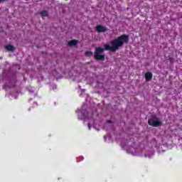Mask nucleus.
Returning a JSON list of instances; mask_svg holds the SVG:
<instances>
[{"mask_svg": "<svg viewBox=\"0 0 182 182\" xmlns=\"http://www.w3.org/2000/svg\"><path fill=\"white\" fill-rule=\"evenodd\" d=\"M107 123H112V120H107Z\"/></svg>", "mask_w": 182, "mask_h": 182, "instance_id": "9d476101", "label": "nucleus"}, {"mask_svg": "<svg viewBox=\"0 0 182 182\" xmlns=\"http://www.w3.org/2000/svg\"><path fill=\"white\" fill-rule=\"evenodd\" d=\"M6 50H9V52H14L15 50V47L14 46L9 44L6 46Z\"/></svg>", "mask_w": 182, "mask_h": 182, "instance_id": "423d86ee", "label": "nucleus"}, {"mask_svg": "<svg viewBox=\"0 0 182 182\" xmlns=\"http://www.w3.org/2000/svg\"><path fill=\"white\" fill-rule=\"evenodd\" d=\"M85 56H88V57L93 56V52H92V51H86L85 52Z\"/></svg>", "mask_w": 182, "mask_h": 182, "instance_id": "6e6552de", "label": "nucleus"}, {"mask_svg": "<svg viewBox=\"0 0 182 182\" xmlns=\"http://www.w3.org/2000/svg\"><path fill=\"white\" fill-rule=\"evenodd\" d=\"M169 62L170 63H174V60L171 58H169Z\"/></svg>", "mask_w": 182, "mask_h": 182, "instance_id": "1a4fd4ad", "label": "nucleus"}, {"mask_svg": "<svg viewBox=\"0 0 182 182\" xmlns=\"http://www.w3.org/2000/svg\"><path fill=\"white\" fill-rule=\"evenodd\" d=\"M129 39L130 36L123 34L111 41L112 46H110L109 44H105L104 45L105 48L101 47H96L94 53L95 59L103 62L105 59H106V55H102V53H105V50L116 52V50H119V48H122L124 43H129Z\"/></svg>", "mask_w": 182, "mask_h": 182, "instance_id": "f257e3e1", "label": "nucleus"}, {"mask_svg": "<svg viewBox=\"0 0 182 182\" xmlns=\"http://www.w3.org/2000/svg\"><path fill=\"white\" fill-rule=\"evenodd\" d=\"M95 30L98 32V33H105V32H107V28L106 26H103L102 25L97 26Z\"/></svg>", "mask_w": 182, "mask_h": 182, "instance_id": "7ed1b4c3", "label": "nucleus"}, {"mask_svg": "<svg viewBox=\"0 0 182 182\" xmlns=\"http://www.w3.org/2000/svg\"><path fill=\"white\" fill-rule=\"evenodd\" d=\"M0 2H5V0H0Z\"/></svg>", "mask_w": 182, "mask_h": 182, "instance_id": "f8f14e48", "label": "nucleus"}, {"mask_svg": "<svg viewBox=\"0 0 182 182\" xmlns=\"http://www.w3.org/2000/svg\"><path fill=\"white\" fill-rule=\"evenodd\" d=\"M148 124L149 126H152V127H160L161 126L163 125V122L159 120L154 121V117H151L148 120Z\"/></svg>", "mask_w": 182, "mask_h": 182, "instance_id": "f03ea898", "label": "nucleus"}, {"mask_svg": "<svg viewBox=\"0 0 182 182\" xmlns=\"http://www.w3.org/2000/svg\"><path fill=\"white\" fill-rule=\"evenodd\" d=\"M145 79L146 82H150L153 79V73L151 72H147L145 73Z\"/></svg>", "mask_w": 182, "mask_h": 182, "instance_id": "20e7f679", "label": "nucleus"}, {"mask_svg": "<svg viewBox=\"0 0 182 182\" xmlns=\"http://www.w3.org/2000/svg\"><path fill=\"white\" fill-rule=\"evenodd\" d=\"M77 40H71L70 41H68V46H76L77 45Z\"/></svg>", "mask_w": 182, "mask_h": 182, "instance_id": "0eeeda50", "label": "nucleus"}, {"mask_svg": "<svg viewBox=\"0 0 182 182\" xmlns=\"http://www.w3.org/2000/svg\"><path fill=\"white\" fill-rule=\"evenodd\" d=\"M40 14L42 18H46V17L49 16V14L48 13V11H46V10L41 11Z\"/></svg>", "mask_w": 182, "mask_h": 182, "instance_id": "39448f33", "label": "nucleus"}, {"mask_svg": "<svg viewBox=\"0 0 182 182\" xmlns=\"http://www.w3.org/2000/svg\"><path fill=\"white\" fill-rule=\"evenodd\" d=\"M90 127H92V126H90V124H88V128L90 130Z\"/></svg>", "mask_w": 182, "mask_h": 182, "instance_id": "9b49d317", "label": "nucleus"}]
</instances>
